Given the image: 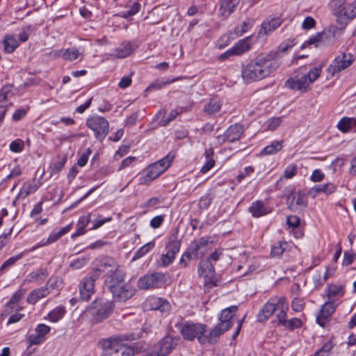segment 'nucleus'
I'll list each match as a JSON object with an SVG mask.
<instances>
[{
  "mask_svg": "<svg viewBox=\"0 0 356 356\" xmlns=\"http://www.w3.org/2000/svg\"><path fill=\"white\" fill-rule=\"evenodd\" d=\"M97 280L96 274H89L85 277L79 284L80 298L82 300H88L91 295L94 293L95 282Z\"/></svg>",
  "mask_w": 356,
  "mask_h": 356,
  "instance_id": "obj_15",
  "label": "nucleus"
},
{
  "mask_svg": "<svg viewBox=\"0 0 356 356\" xmlns=\"http://www.w3.org/2000/svg\"><path fill=\"white\" fill-rule=\"evenodd\" d=\"M335 32H337V28L332 26L330 27L327 31L317 33L309 38V39L305 42L301 48L304 49L308 45L315 44L317 46V43L321 41H325L329 40L330 42H333L335 40Z\"/></svg>",
  "mask_w": 356,
  "mask_h": 356,
  "instance_id": "obj_16",
  "label": "nucleus"
},
{
  "mask_svg": "<svg viewBox=\"0 0 356 356\" xmlns=\"http://www.w3.org/2000/svg\"><path fill=\"white\" fill-rule=\"evenodd\" d=\"M23 256V252L15 256L11 257L6 261H5L1 266L0 267V273H1L3 270L6 269L10 268V266H13L18 260H19Z\"/></svg>",
  "mask_w": 356,
  "mask_h": 356,
  "instance_id": "obj_53",
  "label": "nucleus"
},
{
  "mask_svg": "<svg viewBox=\"0 0 356 356\" xmlns=\"http://www.w3.org/2000/svg\"><path fill=\"white\" fill-rule=\"evenodd\" d=\"M164 281V275L161 273H154L145 275L138 280V286L140 289H149L159 288Z\"/></svg>",
  "mask_w": 356,
  "mask_h": 356,
  "instance_id": "obj_10",
  "label": "nucleus"
},
{
  "mask_svg": "<svg viewBox=\"0 0 356 356\" xmlns=\"http://www.w3.org/2000/svg\"><path fill=\"white\" fill-rule=\"evenodd\" d=\"M122 272L118 269V264L115 260L111 257L103 258L99 264V266L94 269L90 274H96L97 280L100 277L102 273L108 274V277H113L115 273Z\"/></svg>",
  "mask_w": 356,
  "mask_h": 356,
  "instance_id": "obj_8",
  "label": "nucleus"
},
{
  "mask_svg": "<svg viewBox=\"0 0 356 356\" xmlns=\"http://www.w3.org/2000/svg\"><path fill=\"white\" fill-rule=\"evenodd\" d=\"M238 309V307L236 305H232L222 309L218 317L220 321L218 324L224 327H227V330H229L234 325L232 319L237 312Z\"/></svg>",
  "mask_w": 356,
  "mask_h": 356,
  "instance_id": "obj_24",
  "label": "nucleus"
},
{
  "mask_svg": "<svg viewBox=\"0 0 356 356\" xmlns=\"http://www.w3.org/2000/svg\"><path fill=\"white\" fill-rule=\"evenodd\" d=\"M164 172L165 170H162L161 168H159L157 164L154 163L147 167L146 169L145 175L140 177L139 184H147L154 179L159 177Z\"/></svg>",
  "mask_w": 356,
  "mask_h": 356,
  "instance_id": "obj_27",
  "label": "nucleus"
},
{
  "mask_svg": "<svg viewBox=\"0 0 356 356\" xmlns=\"http://www.w3.org/2000/svg\"><path fill=\"white\" fill-rule=\"evenodd\" d=\"M92 153V149L90 148H87L80 156L77 161V165L80 167H83L86 165L88 157Z\"/></svg>",
  "mask_w": 356,
  "mask_h": 356,
  "instance_id": "obj_59",
  "label": "nucleus"
},
{
  "mask_svg": "<svg viewBox=\"0 0 356 356\" xmlns=\"http://www.w3.org/2000/svg\"><path fill=\"white\" fill-rule=\"evenodd\" d=\"M213 149L212 148H207L204 152V156L206 162L204 165L201 168L202 173H206L209 170H210L213 165H215V161L213 158Z\"/></svg>",
  "mask_w": 356,
  "mask_h": 356,
  "instance_id": "obj_40",
  "label": "nucleus"
},
{
  "mask_svg": "<svg viewBox=\"0 0 356 356\" xmlns=\"http://www.w3.org/2000/svg\"><path fill=\"white\" fill-rule=\"evenodd\" d=\"M345 0H332L330 3V6L334 14V15L337 16V11L340 10V9L343 8L345 6Z\"/></svg>",
  "mask_w": 356,
  "mask_h": 356,
  "instance_id": "obj_61",
  "label": "nucleus"
},
{
  "mask_svg": "<svg viewBox=\"0 0 356 356\" xmlns=\"http://www.w3.org/2000/svg\"><path fill=\"white\" fill-rule=\"evenodd\" d=\"M302 325V322L300 318H293L289 320H286L284 327L286 329H289L290 330H293L295 329H298L301 327Z\"/></svg>",
  "mask_w": 356,
  "mask_h": 356,
  "instance_id": "obj_55",
  "label": "nucleus"
},
{
  "mask_svg": "<svg viewBox=\"0 0 356 356\" xmlns=\"http://www.w3.org/2000/svg\"><path fill=\"white\" fill-rule=\"evenodd\" d=\"M227 327H224L219 324H217L208 334L204 333L202 336L198 337V342L200 344H214L219 339L220 335L227 331Z\"/></svg>",
  "mask_w": 356,
  "mask_h": 356,
  "instance_id": "obj_22",
  "label": "nucleus"
},
{
  "mask_svg": "<svg viewBox=\"0 0 356 356\" xmlns=\"http://www.w3.org/2000/svg\"><path fill=\"white\" fill-rule=\"evenodd\" d=\"M60 283L61 279L59 277H50L44 286L47 287L48 291H50V289H54V288L58 286V284Z\"/></svg>",
  "mask_w": 356,
  "mask_h": 356,
  "instance_id": "obj_62",
  "label": "nucleus"
},
{
  "mask_svg": "<svg viewBox=\"0 0 356 356\" xmlns=\"http://www.w3.org/2000/svg\"><path fill=\"white\" fill-rule=\"evenodd\" d=\"M86 126L94 132L95 138L100 142L104 140L109 131L108 120L98 115L89 117L86 120Z\"/></svg>",
  "mask_w": 356,
  "mask_h": 356,
  "instance_id": "obj_5",
  "label": "nucleus"
},
{
  "mask_svg": "<svg viewBox=\"0 0 356 356\" xmlns=\"http://www.w3.org/2000/svg\"><path fill=\"white\" fill-rule=\"evenodd\" d=\"M194 76H188L186 74H181L175 77L172 78H165L163 77L162 79H156L152 81L148 87L145 89V92L156 91L162 89L164 86L175 82L177 81L183 80V79H190L193 78Z\"/></svg>",
  "mask_w": 356,
  "mask_h": 356,
  "instance_id": "obj_18",
  "label": "nucleus"
},
{
  "mask_svg": "<svg viewBox=\"0 0 356 356\" xmlns=\"http://www.w3.org/2000/svg\"><path fill=\"white\" fill-rule=\"evenodd\" d=\"M115 305L112 301L95 300L91 304L88 311L95 323H100L107 318L113 312Z\"/></svg>",
  "mask_w": 356,
  "mask_h": 356,
  "instance_id": "obj_4",
  "label": "nucleus"
},
{
  "mask_svg": "<svg viewBox=\"0 0 356 356\" xmlns=\"http://www.w3.org/2000/svg\"><path fill=\"white\" fill-rule=\"evenodd\" d=\"M134 72L133 71L130 72L127 75H124L122 77L120 82L118 83V87L121 89H125L129 87L132 82L131 77L134 75Z\"/></svg>",
  "mask_w": 356,
  "mask_h": 356,
  "instance_id": "obj_56",
  "label": "nucleus"
},
{
  "mask_svg": "<svg viewBox=\"0 0 356 356\" xmlns=\"http://www.w3.org/2000/svg\"><path fill=\"white\" fill-rule=\"evenodd\" d=\"M138 40L124 41L120 46L113 50V55L118 58H124L131 55L138 47Z\"/></svg>",
  "mask_w": 356,
  "mask_h": 356,
  "instance_id": "obj_20",
  "label": "nucleus"
},
{
  "mask_svg": "<svg viewBox=\"0 0 356 356\" xmlns=\"http://www.w3.org/2000/svg\"><path fill=\"white\" fill-rule=\"evenodd\" d=\"M300 223L299 217L295 215L289 216L286 218V224L289 227L293 229L297 228Z\"/></svg>",
  "mask_w": 356,
  "mask_h": 356,
  "instance_id": "obj_60",
  "label": "nucleus"
},
{
  "mask_svg": "<svg viewBox=\"0 0 356 356\" xmlns=\"http://www.w3.org/2000/svg\"><path fill=\"white\" fill-rule=\"evenodd\" d=\"M276 55V53L273 52L269 54H259L250 62L249 65L250 67H261L263 65H268V63L273 60Z\"/></svg>",
  "mask_w": 356,
  "mask_h": 356,
  "instance_id": "obj_30",
  "label": "nucleus"
},
{
  "mask_svg": "<svg viewBox=\"0 0 356 356\" xmlns=\"http://www.w3.org/2000/svg\"><path fill=\"white\" fill-rule=\"evenodd\" d=\"M333 347L334 344L330 339L325 342L318 351L315 353L314 356H329L330 353Z\"/></svg>",
  "mask_w": 356,
  "mask_h": 356,
  "instance_id": "obj_50",
  "label": "nucleus"
},
{
  "mask_svg": "<svg viewBox=\"0 0 356 356\" xmlns=\"http://www.w3.org/2000/svg\"><path fill=\"white\" fill-rule=\"evenodd\" d=\"M354 60V56L348 53H341L337 56L329 67H349Z\"/></svg>",
  "mask_w": 356,
  "mask_h": 356,
  "instance_id": "obj_31",
  "label": "nucleus"
},
{
  "mask_svg": "<svg viewBox=\"0 0 356 356\" xmlns=\"http://www.w3.org/2000/svg\"><path fill=\"white\" fill-rule=\"evenodd\" d=\"M3 51L7 54L13 53L19 46L17 40L11 35H6L2 41Z\"/></svg>",
  "mask_w": 356,
  "mask_h": 356,
  "instance_id": "obj_37",
  "label": "nucleus"
},
{
  "mask_svg": "<svg viewBox=\"0 0 356 356\" xmlns=\"http://www.w3.org/2000/svg\"><path fill=\"white\" fill-rule=\"evenodd\" d=\"M49 293V291L44 286L34 289L28 295L26 302L29 304L35 305L40 299L46 297Z\"/></svg>",
  "mask_w": 356,
  "mask_h": 356,
  "instance_id": "obj_32",
  "label": "nucleus"
},
{
  "mask_svg": "<svg viewBox=\"0 0 356 356\" xmlns=\"http://www.w3.org/2000/svg\"><path fill=\"white\" fill-rule=\"evenodd\" d=\"M49 276V272L47 268H40L35 271H32L28 275L29 282L38 280L39 283L43 282Z\"/></svg>",
  "mask_w": 356,
  "mask_h": 356,
  "instance_id": "obj_42",
  "label": "nucleus"
},
{
  "mask_svg": "<svg viewBox=\"0 0 356 356\" xmlns=\"http://www.w3.org/2000/svg\"><path fill=\"white\" fill-rule=\"evenodd\" d=\"M322 68H313L307 74L298 78L297 76L289 78L284 83V86L292 90L300 92L307 91L309 85L314 82L319 76Z\"/></svg>",
  "mask_w": 356,
  "mask_h": 356,
  "instance_id": "obj_3",
  "label": "nucleus"
},
{
  "mask_svg": "<svg viewBox=\"0 0 356 356\" xmlns=\"http://www.w3.org/2000/svg\"><path fill=\"white\" fill-rule=\"evenodd\" d=\"M286 245L287 243L286 242H280L278 245H274L271 249L270 256L272 257L280 258L282 255L285 250V246Z\"/></svg>",
  "mask_w": 356,
  "mask_h": 356,
  "instance_id": "obj_51",
  "label": "nucleus"
},
{
  "mask_svg": "<svg viewBox=\"0 0 356 356\" xmlns=\"http://www.w3.org/2000/svg\"><path fill=\"white\" fill-rule=\"evenodd\" d=\"M26 293V289H20L17 290L10 298L9 301L6 303L7 307L19 302Z\"/></svg>",
  "mask_w": 356,
  "mask_h": 356,
  "instance_id": "obj_54",
  "label": "nucleus"
},
{
  "mask_svg": "<svg viewBox=\"0 0 356 356\" xmlns=\"http://www.w3.org/2000/svg\"><path fill=\"white\" fill-rule=\"evenodd\" d=\"M337 189V186L332 183L316 185L312 187L309 191V194L315 197L317 194L323 193L327 195L333 193Z\"/></svg>",
  "mask_w": 356,
  "mask_h": 356,
  "instance_id": "obj_33",
  "label": "nucleus"
},
{
  "mask_svg": "<svg viewBox=\"0 0 356 356\" xmlns=\"http://www.w3.org/2000/svg\"><path fill=\"white\" fill-rule=\"evenodd\" d=\"M345 293V289L343 285L337 284H328L327 286V298L331 299L334 297H342Z\"/></svg>",
  "mask_w": 356,
  "mask_h": 356,
  "instance_id": "obj_41",
  "label": "nucleus"
},
{
  "mask_svg": "<svg viewBox=\"0 0 356 356\" xmlns=\"http://www.w3.org/2000/svg\"><path fill=\"white\" fill-rule=\"evenodd\" d=\"M285 196L287 197L288 209L292 211H296L297 206H301L304 208L307 207V200L304 193L298 192L295 193L293 188L289 190L288 193L285 191Z\"/></svg>",
  "mask_w": 356,
  "mask_h": 356,
  "instance_id": "obj_14",
  "label": "nucleus"
},
{
  "mask_svg": "<svg viewBox=\"0 0 356 356\" xmlns=\"http://www.w3.org/2000/svg\"><path fill=\"white\" fill-rule=\"evenodd\" d=\"M252 26V24L248 22H243L241 24V29L238 26L234 29V34L236 36H241L243 33L248 31V29ZM234 33L230 31L229 35H225L221 36L219 42H222V43L219 44V48L222 49L225 47L231 40H234L235 36L233 35Z\"/></svg>",
  "mask_w": 356,
  "mask_h": 356,
  "instance_id": "obj_25",
  "label": "nucleus"
},
{
  "mask_svg": "<svg viewBox=\"0 0 356 356\" xmlns=\"http://www.w3.org/2000/svg\"><path fill=\"white\" fill-rule=\"evenodd\" d=\"M356 17V1L351 3L346 4L343 8L337 11L338 20L341 23L346 24L349 20Z\"/></svg>",
  "mask_w": 356,
  "mask_h": 356,
  "instance_id": "obj_26",
  "label": "nucleus"
},
{
  "mask_svg": "<svg viewBox=\"0 0 356 356\" xmlns=\"http://www.w3.org/2000/svg\"><path fill=\"white\" fill-rule=\"evenodd\" d=\"M240 0H220L219 15L227 19L236 9Z\"/></svg>",
  "mask_w": 356,
  "mask_h": 356,
  "instance_id": "obj_28",
  "label": "nucleus"
},
{
  "mask_svg": "<svg viewBox=\"0 0 356 356\" xmlns=\"http://www.w3.org/2000/svg\"><path fill=\"white\" fill-rule=\"evenodd\" d=\"M244 131L243 127L239 123L229 126L223 134L217 137L218 142L222 145L227 142L234 143L238 140Z\"/></svg>",
  "mask_w": 356,
  "mask_h": 356,
  "instance_id": "obj_9",
  "label": "nucleus"
},
{
  "mask_svg": "<svg viewBox=\"0 0 356 356\" xmlns=\"http://www.w3.org/2000/svg\"><path fill=\"white\" fill-rule=\"evenodd\" d=\"M143 307L145 310H158L163 313L170 309V305L165 299L152 296L145 300Z\"/></svg>",
  "mask_w": 356,
  "mask_h": 356,
  "instance_id": "obj_17",
  "label": "nucleus"
},
{
  "mask_svg": "<svg viewBox=\"0 0 356 356\" xmlns=\"http://www.w3.org/2000/svg\"><path fill=\"white\" fill-rule=\"evenodd\" d=\"M55 54L67 61H81L83 58L84 49L82 47H75L67 49H60L55 51Z\"/></svg>",
  "mask_w": 356,
  "mask_h": 356,
  "instance_id": "obj_21",
  "label": "nucleus"
},
{
  "mask_svg": "<svg viewBox=\"0 0 356 356\" xmlns=\"http://www.w3.org/2000/svg\"><path fill=\"white\" fill-rule=\"evenodd\" d=\"M279 298H271L262 307L259 314H257L258 321L261 323L266 321L270 316L277 309L280 303L278 302Z\"/></svg>",
  "mask_w": 356,
  "mask_h": 356,
  "instance_id": "obj_23",
  "label": "nucleus"
},
{
  "mask_svg": "<svg viewBox=\"0 0 356 356\" xmlns=\"http://www.w3.org/2000/svg\"><path fill=\"white\" fill-rule=\"evenodd\" d=\"M140 337V333H130L102 339L99 341V346L104 350L102 356H134V349L122 345V342L137 340Z\"/></svg>",
  "mask_w": 356,
  "mask_h": 356,
  "instance_id": "obj_1",
  "label": "nucleus"
},
{
  "mask_svg": "<svg viewBox=\"0 0 356 356\" xmlns=\"http://www.w3.org/2000/svg\"><path fill=\"white\" fill-rule=\"evenodd\" d=\"M65 312V308L63 306H59L51 311L48 314V316L51 322L56 323L63 317Z\"/></svg>",
  "mask_w": 356,
  "mask_h": 356,
  "instance_id": "obj_46",
  "label": "nucleus"
},
{
  "mask_svg": "<svg viewBox=\"0 0 356 356\" xmlns=\"http://www.w3.org/2000/svg\"><path fill=\"white\" fill-rule=\"evenodd\" d=\"M297 172V166L295 164L289 165L284 170V177L291 179L293 177Z\"/></svg>",
  "mask_w": 356,
  "mask_h": 356,
  "instance_id": "obj_64",
  "label": "nucleus"
},
{
  "mask_svg": "<svg viewBox=\"0 0 356 356\" xmlns=\"http://www.w3.org/2000/svg\"><path fill=\"white\" fill-rule=\"evenodd\" d=\"M211 243L209 238L205 237L200 238L197 241H193L191 245L193 247V252L195 253V258L198 259L200 250L207 248L209 243Z\"/></svg>",
  "mask_w": 356,
  "mask_h": 356,
  "instance_id": "obj_43",
  "label": "nucleus"
},
{
  "mask_svg": "<svg viewBox=\"0 0 356 356\" xmlns=\"http://www.w3.org/2000/svg\"><path fill=\"white\" fill-rule=\"evenodd\" d=\"M181 242L175 238H171L165 245L167 250L165 254H163L160 258V265L162 266H168L170 264L175 257V254L180 250Z\"/></svg>",
  "mask_w": 356,
  "mask_h": 356,
  "instance_id": "obj_11",
  "label": "nucleus"
},
{
  "mask_svg": "<svg viewBox=\"0 0 356 356\" xmlns=\"http://www.w3.org/2000/svg\"><path fill=\"white\" fill-rule=\"evenodd\" d=\"M179 331L184 339L193 341L195 338L198 339L200 336L206 333L207 325L202 323L186 322L181 325Z\"/></svg>",
  "mask_w": 356,
  "mask_h": 356,
  "instance_id": "obj_7",
  "label": "nucleus"
},
{
  "mask_svg": "<svg viewBox=\"0 0 356 356\" xmlns=\"http://www.w3.org/2000/svg\"><path fill=\"white\" fill-rule=\"evenodd\" d=\"M281 24L279 19H273L270 22H263L261 24V30L264 31V34L267 35L274 31Z\"/></svg>",
  "mask_w": 356,
  "mask_h": 356,
  "instance_id": "obj_44",
  "label": "nucleus"
},
{
  "mask_svg": "<svg viewBox=\"0 0 356 356\" xmlns=\"http://www.w3.org/2000/svg\"><path fill=\"white\" fill-rule=\"evenodd\" d=\"M175 155L174 153L169 152L165 157L154 163L157 164L159 168H161L162 170L165 171L170 167L172 161L175 159Z\"/></svg>",
  "mask_w": 356,
  "mask_h": 356,
  "instance_id": "obj_49",
  "label": "nucleus"
},
{
  "mask_svg": "<svg viewBox=\"0 0 356 356\" xmlns=\"http://www.w3.org/2000/svg\"><path fill=\"white\" fill-rule=\"evenodd\" d=\"M278 302L280 303L277 309L280 310L279 314H277V321L280 325L284 327L285 323L286 322V312L288 310V304L286 302V298L284 296H282L279 298Z\"/></svg>",
  "mask_w": 356,
  "mask_h": 356,
  "instance_id": "obj_34",
  "label": "nucleus"
},
{
  "mask_svg": "<svg viewBox=\"0 0 356 356\" xmlns=\"http://www.w3.org/2000/svg\"><path fill=\"white\" fill-rule=\"evenodd\" d=\"M282 122V118H272L268 119L266 122L267 129L273 131L277 129Z\"/></svg>",
  "mask_w": 356,
  "mask_h": 356,
  "instance_id": "obj_58",
  "label": "nucleus"
},
{
  "mask_svg": "<svg viewBox=\"0 0 356 356\" xmlns=\"http://www.w3.org/2000/svg\"><path fill=\"white\" fill-rule=\"evenodd\" d=\"M305 307V302L302 299L295 298L291 303L292 309L295 312H301Z\"/></svg>",
  "mask_w": 356,
  "mask_h": 356,
  "instance_id": "obj_63",
  "label": "nucleus"
},
{
  "mask_svg": "<svg viewBox=\"0 0 356 356\" xmlns=\"http://www.w3.org/2000/svg\"><path fill=\"white\" fill-rule=\"evenodd\" d=\"M176 345L174 339L170 335H166L154 346L155 353L157 356H166L175 348Z\"/></svg>",
  "mask_w": 356,
  "mask_h": 356,
  "instance_id": "obj_19",
  "label": "nucleus"
},
{
  "mask_svg": "<svg viewBox=\"0 0 356 356\" xmlns=\"http://www.w3.org/2000/svg\"><path fill=\"white\" fill-rule=\"evenodd\" d=\"M155 245L154 241L149 242L140 248L134 254L133 260H136L145 255L149 252Z\"/></svg>",
  "mask_w": 356,
  "mask_h": 356,
  "instance_id": "obj_48",
  "label": "nucleus"
},
{
  "mask_svg": "<svg viewBox=\"0 0 356 356\" xmlns=\"http://www.w3.org/2000/svg\"><path fill=\"white\" fill-rule=\"evenodd\" d=\"M9 148L14 153L22 152L24 149V141L20 138L15 139L11 142Z\"/></svg>",
  "mask_w": 356,
  "mask_h": 356,
  "instance_id": "obj_52",
  "label": "nucleus"
},
{
  "mask_svg": "<svg viewBox=\"0 0 356 356\" xmlns=\"http://www.w3.org/2000/svg\"><path fill=\"white\" fill-rule=\"evenodd\" d=\"M337 307L334 300H328L321 307V310L316 315V322L321 326L324 327L325 324L330 322L331 316L334 314Z\"/></svg>",
  "mask_w": 356,
  "mask_h": 356,
  "instance_id": "obj_13",
  "label": "nucleus"
},
{
  "mask_svg": "<svg viewBox=\"0 0 356 356\" xmlns=\"http://www.w3.org/2000/svg\"><path fill=\"white\" fill-rule=\"evenodd\" d=\"M252 36H248L242 40H240L234 47H232V51L235 56H239L250 50L251 44L250 40Z\"/></svg>",
  "mask_w": 356,
  "mask_h": 356,
  "instance_id": "obj_35",
  "label": "nucleus"
},
{
  "mask_svg": "<svg viewBox=\"0 0 356 356\" xmlns=\"http://www.w3.org/2000/svg\"><path fill=\"white\" fill-rule=\"evenodd\" d=\"M90 222V213H88L86 216H82L79 218L77 225L76 231L72 234L71 237L74 238L83 234L86 232L85 228Z\"/></svg>",
  "mask_w": 356,
  "mask_h": 356,
  "instance_id": "obj_38",
  "label": "nucleus"
},
{
  "mask_svg": "<svg viewBox=\"0 0 356 356\" xmlns=\"http://www.w3.org/2000/svg\"><path fill=\"white\" fill-rule=\"evenodd\" d=\"M197 273L200 277L205 278L204 286L207 289L218 286V280L215 277V268L209 260H202L197 266Z\"/></svg>",
  "mask_w": 356,
  "mask_h": 356,
  "instance_id": "obj_6",
  "label": "nucleus"
},
{
  "mask_svg": "<svg viewBox=\"0 0 356 356\" xmlns=\"http://www.w3.org/2000/svg\"><path fill=\"white\" fill-rule=\"evenodd\" d=\"M220 108L219 101L216 99H211L204 106V112L209 115H212L218 112Z\"/></svg>",
  "mask_w": 356,
  "mask_h": 356,
  "instance_id": "obj_47",
  "label": "nucleus"
},
{
  "mask_svg": "<svg viewBox=\"0 0 356 356\" xmlns=\"http://www.w3.org/2000/svg\"><path fill=\"white\" fill-rule=\"evenodd\" d=\"M253 217L259 218L269 213L268 209L261 201L253 202L248 209Z\"/></svg>",
  "mask_w": 356,
  "mask_h": 356,
  "instance_id": "obj_36",
  "label": "nucleus"
},
{
  "mask_svg": "<svg viewBox=\"0 0 356 356\" xmlns=\"http://www.w3.org/2000/svg\"><path fill=\"white\" fill-rule=\"evenodd\" d=\"M337 128L343 133L348 132L353 129H355L354 131H356V120L344 117L338 122Z\"/></svg>",
  "mask_w": 356,
  "mask_h": 356,
  "instance_id": "obj_39",
  "label": "nucleus"
},
{
  "mask_svg": "<svg viewBox=\"0 0 356 356\" xmlns=\"http://www.w3.org/2000/svg\"><path fill=\"white\" fill-rule=\"evenodd\" d=\"M212 200L213 197L209 193L202 196L198 203L199 208L200 209H208Z\"/></svg>",
  "mask_w": 356,
  "mask_h": 356,
  "instance_id": "obj_57",
  "label": "nucleus"
},
{
  "mask_svg": "<svg viewBox=\"0 0 356 356\" xmlns=\"http://www.w3.org/2000/svg\"><path fill=\"white\" fill-rule=\"evenodd\" d=\"M125 276L124 272H118L113 277H107L105 280V285L115 302H125L136 293L135 287L131 283L124 282Z\"/></svg>",
  "mask_w": 356,
  "mask_h": 356,
  "instance_id": "obj_2",
  "label": "nucleus"
},
{
  "mask_svg": "<svg viewBox=\"0 0 356 356\" xmlns=\"http://www.w3.org/2000/svg\"><path fill=\"white\" fill-rule=\"evenodd\" d=\"M271 68H242L241 76L246 83L261 80L271 73Z\"/></svg>",
  "mask_w": 356,
  "mask_h": 356,
  "instance_id": "obj_12",
  "label": "nucleus"
},
{
  "mask_svg": "<svg viewBox=\"0 0 356 356\" xmlns=\"http://www.w3.org/2000/svg\"><path fill=\"white\" fill-rule=\"evenodd\" d=\"M282 148V142L273 141L270 145L264 147L261 152V155H270L277 153Z\"/></svg>",
  "mask_w": 356,
  "mask_h": 356,
  "instance_id": "obj_45",
  "label": "nucleus"
},
{
  "mask_svg": "<svg viewBox=\"0 0 356 356\" xmlns=\"http://www.w3.org/2000/svg\"><path fill=\"white\" fill-rule=\"evenodd\" d=\"M13 85H6L0 90V108H7L8 102L14 96V89Z\"/></svg>",
  "mask_w": 356,
  "mask_h": 356,
  "instance_id": "obj_29",
  "label": "nucleus"
}]
</instances>
